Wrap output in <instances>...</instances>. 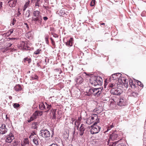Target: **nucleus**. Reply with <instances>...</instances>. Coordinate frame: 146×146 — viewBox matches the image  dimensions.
I'll return each mask as SVG.
<instances>
[{"label": "nucleus", "instance_id": "64", "mask_svg": "<svg viewBox=\"0 0 146 146\" xmlns=\"http://www.w3.org/2000/svg\"><path fill=\"white\" fill-rule=\"evenodd\" d=\"M11 125V123H10V125Z\"/></svg>", "mask_w": 146, "mask_h": 146}, {"label": "nucleus", "instance_id": "19", "mask_svg": "<svg viewBox=\"0 0 146 146\" xmlns=\"http://www.w3.org/2000/svg\"><path fill=\"white\" fill-rule=\"evenodd\" d=\"M73 39L72 38H70L69 40H68L66 43V45L68 46H71L72 45L73 41Z\"/></svg>", "mask_w": 146, "mask_h": 146}, {"label": "nucleus", "instance_id": "57", "mask_svg": "<svg viewBox=\"0 0 146 146\" xmlns=\"http://www.w3.org/2000/svg\"><path fill=\"white\" fill-rule=\"evenodd\" d=\"M11 39V40H15L16 39L15 38H10Z\"/></svg>", "mask_w": 146, "mask_h": 146}, {"label": "nucleus", "instance_id": "32", "mask_svg": "<svg viewBox=\"0 0 146 146\" xmlns=\"http://www.w3.org/2000/svg\"><path fill=\"white\" fill-rule=\"evenodd\" d=\"M36 119L35 117H34V116H33V115L30 117V119H29L28 121V122L30 123L31 121L34 120V119Z\"/></svg>", "mask_w": 146, "mask_h": 146}, {"label": "nucleus", "instance_id": "49", "mask_svg": "<svg viewBox=\"0 0 146 146\" xmlns=\"http://www.w3.org/2000/svg\"><path fill=\"white\" fill-rule=\"evenodd\" d=\"M136 94L135 93L133 92H132L131 93V94H130V96H135L136 95Z\"/></svg>", "mask_w": 146, "mask_h": 146}, {"label": "nucleus", "instance_id": "30", "mask_svg": "<svg viewBox=\"0 0 146 146\" xmlns=\"http://www.w3.org/2000/svg\"><path fill=\"white\" fill-rule=\"evenodd\" d=\"M30 15V11L28 10H27L25 14V16L27 17H29Z\"/></svg>", "mask_w": 146, "mask_h": 146}, {"label": "nucleus", "instance_id": "37", "mask_svg": "<svg viewBox=\"0 0 146 146\" xmlns=\"http://www.w3.org/2000/svg\"><path fill=\"white\" fill-rule=\"evenodd\" d=\"M48 36H46L45 38L46 42L47 44H48L49 42L48 41Z\"/></svg>", "mask_w": 146, "mask_h": 146}, {"label": "nucleus", "instance_id": "43", "mask_svg": "<svg viewBox=\"0 0 146 146\" xmlns=\"http://www.w3.org/2000/svg\"><path fill=\"white\" fill-rule=\"evenodd\" d=\"M72 123H73L74 121V124L75 125L77 126L76 123H77V121L73 118H72Z\"/></svg>", "mask_w": 146, "mask_h": 146}, {"label": "nucleus", "instance_id": "55", "mask_svg": "<svg viewBox=\"0 0 146 146\" xmlns=\"http://www.w3.org/2000/svg\"><path fill=\"white\" fill-rule=\"evenodd\" d=\"M12 44L11 43H9L8 44V46L9 47L11 46V45H12Z\"/></svg>", "mask_w": 146, "mask_h": 146}, {"label": "nucleus", "instance_id": "10", "mask_svg": "<svg viewBox=\"0 0 146 146\" xmlns=\"http://www.w3.org/2000/svg\"><path fill=\"white\" fill-rule=\"evenodd\" d=\"M85 129L86 128L85 125L83 124H82L79 127V131L78 133L80 136L83 135L84 132L85 130Z\"/></svg>", "mask_w": 146, "mask_h": 146}, {"label": "nucleus", "instance_id": "36", "mask_svg": "<svg viewBox=\"0 0 146 146\" xmlns=\"http://www.w3.org/2000/svg\"><path fill=\"white\" fill-rule=\"evenodd\" d=\"M114 87H115V85L113 83H110L108 86V88H109V89H110V88H113Z\"/></svg>", "mask_w": 146, "mask_h": 146}, {"label": "nucleus", "instance_id": "29", "mask_svg": "<svg viewBox=\"0 0 146 146\" xmlns=\"http://www.w3.org/2000/svg\"><path fill=\"white\" fill-rule=\"evenodd\" d=\"M33 141L34 143L36 145H38V139L37 138H35L33 140Z\"/></svg>", "mask_w": 146, "mask_h": 146}, {"label": "nucleus", "instance_id": "59", "mask_svg": "<svg viewBox=\"0 0 146 146\" xmlns=\"http://www.w3.org/2000/svg\"><path fill=\"white\" fill-rule=\"evenodd\" d=\"M37 66H38V67H39L40 66V65L39 64V63H37Z\"/></svg>", "mask_w": 146, "mask_h": 146}, {"label": "nucleus", "instance_id": "26", "mask_svg": "<svg viewBox=\"0 0 146 146\" xmlns=\"http://www.w3.org/2000/svg\"><path fill=\"white\" fill-rule=\"evenodd\" d=\"M122 79V81H121V82H122L124 84V86L126 88L128 87V85L127 84V80L123 78Z\"/></svg>", "mask_w": 146, "mask_h": 146}, {"label": "nucleus", "instance_id": "1", "mask_svg": "<svg viewBox=\"0 0 146 146\" xmlns=\"http://www.w3.org/2000/svg\"><path fill=\"white\" fill-rule=\"evenodd\" d=\"M90 84L92 86H96L102 85L103 80L99 76L92 77L90 80Z\"/></svg>", "mask_w": 146, "mask_h": 146}, {"label": "nucleus", "instance_id": "52", "mask_svg": "<svg viewBox=\"0 0 146 146\" xmlns=\"http://www.w3.org/2000/svg\"><path fill=\"white\" fill-rule=\"evenodd\" d=\"M36 135L35 132V131H33V132L31 133V135L30 136L29 138H31L32 135Z\"/></svg>", "mask_w": 146, "mask_h": 146}, {"label": "nucleus", "instance_id": "60", "mask_svg": "<svg viewBox=\"0 0 146 146\" xmlns=\"http://www.w3.org/2000/svg\"><path fill=\"white\" fill-rule=\"evenodd\" d=\"M78 127H79L78 126L77 127L78 128Z\"/></svg>", "mask_w": 146, "mask_h": 146}, {"label": "nucleus", "instance_id": "20", "mask_svg": "<svg viewBox=\"0 0 146 146\" xmlns=\"http://www.w3.org/2000/svg\"><path fill=\"white\" fill-rule=\"evenodd\" d=\"M40 11L36 10L33 11V15L35 17L41 16L40 15Z\"/></svg>", "mask_w": 146, "mask_h": 146}, {"label": "nucleus", "instance_id": "17", "mask_svg": "<svg viewBox=\"0 0 146 146\" xmlns=\"http://www.w3.org/2000/svg\"><path fill=\"white\" fill-rule=\"evenodd\" d=\"M75 80L78 84H81L83 81L82 78L80 76H77L75 79Z\"/></svg>", "mask_w": 146, "mask_h": 146}, {"label": "nucleus", "instance_id": "23", "mask_svg": "<svg viewBox=\"0 0 146 146\" xmlns=\"http://www.w3.org/2000/svg\"><path fill=\"white\" fill-rule=\"evenodd\" d=\"M45 107H46L45 109L46 110V112H48L52 107V105L51 104H48L46 102L45 103Z\"/></svg>", "mask_w": 146, "mask_h": 146}, {"label": "nucleus", "instance_id": "34", "mask_svg": "<svg viewBox=\"0 0 146 146\" xmlns=\"http://www.w3.org/2000/svg\"><path fill=\"white\" fill-rule=\"evenodd\" d=\"M30 78L31 80H33L35 79H37L38 78V77L36 75H34L33 76H31Z\"/></svg>", "mask_w": 146, "mask_h": 146}, {"label": "nucleus", "instance_id": "12", "mask_svg": "<svg viewBox=\"0 0 146 146\" xmlns=\"http://www.w3.org/2000/svg\"><path fill=\"white\" fill-rule=\"evenodd\" d=\"M102 89L100 88H96L94 96L96 97L99 96L102 92Z\"/></svg>", "mask_w": 146, "mask_h": 146}, {"label": "nucleus", "instance_id": "25", "mask_svg": "<svg viewBox=\"0 0 146 146\" xmlns=\"http://www.w3.org/2000/svg\"><path fill=\"white\" fill-rule=\"evenodd\" d=\"M23 61L25 63H28V64H30L31 62V59L30 58L28 57L25 58L23 59Z\"/></svg>", "mask_w": 146, "mask_h": 146}, {"label": "nucleus", "instance_id": "16", "mask_svg": "<svg viewBox=\"0 0 146 146\" xmlns=\"http://www.w3.org/2000/svg\"><path fill=\"white\" fill-rule=\"evenodd\" d=\"M25 43L23 41L21 42L20 45H19L18 47L20 49L24 50L26 49Z\"/></svg>", "mask_w": 146, "mask_h": 146}, {"label": "nucleus", "instance_id": "13", "mask_svg": "<svg viewBox=\"0 0 146 146\" xmlns=\"http://www.w3.org/2000/svg\"><path fill=\"white\" fill-rule=\"evenodd\" d=\"M96 88H92L90 89L87 92V95L88 96H90L92 94H93L94 95Z\"/></svg>", "mask_w": 146, "mask_h": 146}, {"label": "nucleus", "instance_id": "11", "mask_svg": "<svg viewBox=\"0 0 146 146\" xmlns=\"http://www.w3.org/2000/svg\"><path fill=\"white\" fill-rule=\"evenodd\" d=\"M17 0H9L8 3L9 7H15L17 3Z\"/></svg>", "mask_w": 146, "mask_h": 146}, {"label": "nucleus", "instance_id": "9", "mask_svg": "<svg viewBox=\"0 0 146 146\" xmlns=\"http://www.w3.org/2000/svg\"><path fill=\"white\" fill-rule=\"evenodd\" d=\"M7 129L6 127L5 124H2L0 127V134H4L7 132Z\"/></svg>", "mask_w": 146, "mask_h": 146}, {"label": "nucleus", "instance_id": "46", "mask_svg": "<svg viewBox=\"0 0 146 146\" xmlns=\"http://www.w3.org/2000/svg\"><path fill=\"white\" fill-rule=\"evenodd\" d=\"M113 127L114 125H113V123L112 125H110V127H108L107 129V131L111 129Z\"/></svg>", "mask_w": 146, "mask_h": 146}, {"label": "nucleus", "instance_id": "28", "mask_svg": "<svg viewBox=\"0 0 146 146\" xmlns=\"http://www.w3.org/2000/svg\"><path fill=\"white\" fill-rule=\"evenodd\" d=\"M37 123L36 122H34L32 124V127L33 129H36L37 127Z\"/></svg>", "mask_w": 146, "mask_h": 146}, {"label": "nucleus", "instance_id": "48", "mask_svg": "<svg viewBox=\"0 0 146 146\" xmlns=\"http://www.w3.org/2000/svg\"><path fill=\"white\" fill-rule=\"evenodd\" d=\"M50 39L51 40V42H52V45L53 46H55V42H54V40H53V39L52 38H50Z\"/></svg>", "mask_w": 146, "mask_h": 146}, {"label": "nucleus", "instance_id": "4", "mask_svg": "<svg viewBox=\"0 0 146 146\" xmlns=\"http://www.w3.org/2000/svg\"><path fill=\"white\" fill-rule=\"evenodd\" d=\"M98 119V116L97 114H94L92 115L91 117L87 119L86 123L90 125L95 120L97 121Z\"/></svg>", "mask_w": 146, "mask_h": 146}, {"label": "nucleus", "instance_id": "27", "mask_svg": "<svg viewBox=\"0 0 146 146\" xmlns=\"http://www.w3.org/2000/svg\"><path fill=\"white\" fill-rule=\"evenodd\" d=\"M30 3V1H28L25 3L24 5V7L23 8V10H25L26 9L27 7L29 5Z\"/></svg>", "mask_w": 146, "mask_h": 146}, {"label": "nucleus", "instance_id": "31", "mask_svg": "<svg viewBox=\"0 0 146 146\" xmlns=\"http://www.w3.org/2000/svg\"><path fill=\"white\" fill-rule=\"evenodd\" d=\"M56 110L54 109L53 110V112L52 113L53 114V119H55L56 118Z\"/></svg>", "mask_w": 146, "mask_h": 146}, {"label": "nucleus", "instance_id": "62", "mask_svg": "<svg viewBox=\"0 0 146 146\" xmlns=\"http://www.w3.org/2000/svg\"><path fill=\"white\" fill-rule=\"evenodd\" d=\"M6 117H7V115H6ZM7 118V117H6Z\"/></svg>", "mask_w": 146, "mask_h": 146}, {"label": "nucleus", "instance_id": "56", "mask_svg": "<svg viewBox=\"0 0 146 146\" xmlns=\"http://www.w3.org/2000/svg\"><path fill=\"white\" fill-rule=\"evenodd\" d=\"M75 129H74V131H73V134H75Z\"/></svg>", "mask_w": 146, "mask_h": 146}, {"label": "nucleus", "instance_id": "33", "mask_svg": "<svg viewBox=\"0 0 146 146\" xmlns=\"http://www.w3.org/2000/svg\"><path fill=\"white\" fill-rule=\"evenodd\" d=\"M33 115L34 116V117L36 119L37 117V116H38V111H36L33 114Z\"/></svg>", "mask_w": 146, "mask_h": 146}, {"label": "nucleus", "instance_id": "53", "mask_svg": "<svg viewBox=\"0 0 146 146\" xmlns=\"http://www.w3.org/2000/svg\"><path fill=\"white\" fill-rule=\"evenodd\" d=\"M24 24L26 26V27L28 29L29 28V25H28L27 24V23H24Z\"/></svg>", "mask_w": 146, "mask_h": 146}, {"label": "nucleus", "instance_id": "3", "mask_svg": "<svg viewBox=\"0 0 146 146\" xmlns=\"http://www.w3.org/2000/svg\"><path fill=\"white\" fill-rule=\"evenodd\" d=\"M121 76V74L119 73H117L112 74L110 77V80H115L117 81H118L119 83H121V81H122L121 78H120Z\"/></svg>", "mask_w": 146, "mask_h": 146}, {"label": "nucleus", "instance_id": "50", "mask_svg": "<svg viewBox=\"0 0 146 146\" xmlns=\"http://www.w3.org/2000/svg\"><path fill=\"white\" fill-rule=\"evenodd\" d=\"M13 29H10L8 33H9V35H11L13 33Z\"/></svg>", "mask_w": 146, "mask_h": 146}, {"label": "nucleus", "instance_id": "42", "mask_svg": "<svg viewBox=\"0 0 146 146\" xmlns=\"http://www.w3.org/2000/svg\"><path fill=\"white\" fill-rule=\"evenodd\" d=\"M20 106V105L18 104L17 103H15L13 105V106L14 108H17L18 107H19Z\"/></svg>", "mask_w": 146, "mask_h": 146}, {"label": "nucleus", "instance_id": "2", "mask_svg": "<svg viewBox=\"0 0 146 146\" xmlns=\"http://www.w3.org/2000/svg\"><path fill=\"white\" fill-rule=\"evenodd\" d=\"M100 122L99 119H98L97 121L95 122L93 125L91 126L92 128L90 130L91 133L92 134H96L98 133L101 129V127L96 125L97 123Z\"/></svg>", "mask_w": 146, "mask_h": 146}, {"label": "nucleus", "instance_id": "41", "mask_svg": "<svg viewBox=\"0 0 146 146\" xmlns=\"http://www.w3.org/2000/svg\"><path fill=\"white\" fill-rule=\"evenodd\" d=\"M137 82L138 85L140 87H141L143 86V84H142L141 83L140 81L137 80Z\"/></svg>", "mask_w": 146, "mask_h": 146}, {"label": "nucleus", "instance_id": "45", "mask_svg": "<svg viewBox=\"0 0 146 146\" xmlns=\"http://www.w3.org/2000/svg\"><path fill=\"white\" fill-rule=\"evenodd\" d=\"M55 70L57 71H58L59 72V74H60L61 72H62V71L61 70V69L60 68H58L56 69Z\"/></svg>", "mask_w": 146, "mask_h": 146}, {"label": "nucleus", "instance_id": "5", "mask_svg": "<svg viewBox=\"0 0 146 146\" xmlns=\"http://www.w3.org/2000/svg\"><path fill=\"white\" fill-rule=\"evenodd\" d=\"M39 135L44 138H48L50 137V132L46 129H41L39 133Z\"/></svg>", "mask_w": 146, "mask_h": 146}, {"label": "nucleus", "instance_id": "44", "mask_svg": "<svg viewBox=\"0 0 146 146\" xmlns=\"http://www.w3.org/2000/svg\"><path fill=\"white\" fill-rule=\"evenodd\" d=\"M52 35H53V36L56 38V40H57L56 38H58V36L56 34L54 33H52Z\"/></svg>", "mask_w": 146, "mask_h": 146}, {"label": "nucleus", "instance_id": "47", "mask_svg": "<svg viewBox=\"0 0 146 146\" xmlns=\"http://www.w3.org/2000/svg\"><path fill=\"white\" fill-rule=\"evenodd\" d=\"M16 20L15 19H13V20L12 22V23L11 24V26L14 25H15V23L16 22Z\"/></svg>", "mask_w": 146, "mask_h": 146}, {"label": "nucleus", "instance_id": "35", "mask_svg": "<svg viewBox=\"0 0 146 146\" xmlns=\"http://www.w3.org/2000/svg\"><path fill=\"white\" fill-rule=\"evenodd\" d=\"M41 49H38L34 52V54H38L40 53V52L41 51Z\"/></svg>", "mask_w": 146, "mask_h": 146}, {"label": "nucleus", "instance_id": "38", "mask_svg": "<svg viewBox=\"0 0 146 146\" xmlns=\"http://www.w3.org/2000/svg\"><path fill=\"white\" fill-rule=\"evenodd\" d=\"M129 84L131 87H132L133 86L135 87V85L133 84V82L131 80H129Z\"/></svg>", "mask_w": 146, "mask_h": 146}, {"label": "nucleus", "instance_id": "15", "mask_svg": "<svg viewBox=\"0 0 146 146\" xmlns=\"http://www.w3.org/2000/svg\"><path fill=\"white\" fill-rule=\"evenodd\" d=\"M29 139L28 138H25L22 142L21 145V146H25L26 145H29Z\"/></svg>", "mask_w": 146, "mask_h": 146}, {"label": "nucleus", "instance_id": "63", "mask_svg": "<svg viewBox=\"0 0 146 146\" xmlns=\"http://www.w3.org/2000/svg\"><path fill=\"white\" fill-rule=\"evenodd\" d=\"M77 123H78V122H77Z\"/></svg>", "mask_w": 146, "mask_h": 146}, {"label": "nucleus", "instance_id": "14", "mask_svg": "<svg viewBox=\"0 0 146 146\" xmlns=\"http://www.w3.org/2000/svg\"><path fill=\"white\" fill-rule=\"evenodd\" d=\"M119 135L115 132H114L112 133L110 136V138L112 140H114L117 139L119 137Z\"/></svg>", "mask_w": 146, "mask_h": 146}, {"label": "nucleus", "instance_id": "58", "mask_svg": "<svg viewBox=\"0 0 146 146\" xmlns=\"http://www.w3.org/2000/svg\"><path fill=\"white\" fill-rule=\"evenodd\" d=\"M100 24L101 25H105V24L104 23H101Z\"/></svg>", "mask_w": 146, "mask_h": 146}, {"label": "nucleus", "instance_id": "39", "mask_svg": "<svg viewBox=\"0 0 146 146\" xmlns=\"http://www.w3.org/2000/svg\"><path fill=\"white\" fill-rule=\"evenodd\" d=\"M95 0H92V1L90 3V5L91 6H94L95 5Z\"/></svg>", "mask_w": 146, "mask_h": 146}, {"label": "nucleus", "instance_id": "7", "mask_svg": "<svg viewBox=\"0 0 146 146\" xmlns=\"http://www.w3.org/2000/svg\"><path fill=\"white\" fill-rule=\"evenodd\" d=\"M110 92L111 94L115 95L121 94L122 92V91L121 89L117 88H112Z\"/></svg>", "mask_w": 146, "mask_h": 146}, {"label": "nucleus", "instance_id": "21", "mask_svg": "<svg viewBox=\"0 0 146 146\" xmlns=\"http://www.w3.org/2000/svg\"><path fill=\"white\" fill-rule=\"evenodd\" d=\"M42 3V0H34V3L36 7H39L40 5Z\"/></svg>", "mask_w": 146, "mask_h": 146}, {"label": "nucleus", "instance_id": "8", "mask_svg": "<svg viewBox=\"0 0 146 146\" xmlns=\"http://www.w3.org/2000/svg\"><path fill=\"white\" fill-rule=\"evenodd\" d=\"M42 20L41 16L35 17H33L32 18V21H34L35 23L37 25H41Z\"/></svg>", "mask_w": 146, "mask_h": 146}, {"label": "nucleus", "instance_id": "54", "mask_svg": "<svg viewBox=\"0 0 146 146\" xmlns=\"http://www.w3.org/2000/svg\"><path fill=\"white\" fill-rule=\"evenodd\" d=\"M43 19L44 20L46 21L48 19V17H43Z\"/></svg>", "mask_w": 146, "mask_h": 146}, {"label": "nucleus", "instance_id": "61", "mask_svg": "<svg viewBox=\"0 0 146 146\" xmlns=\"http://www.w3.org/2000/svg\"><path fill=\"white\" fill-rule=\"evenodd\" d=\"M31 0V2H33V0Z\"/></svg>", "mask_w": 146, "mask_h": 146}, {"label": "nucleus", "instance_id": "18", "mask_svg": "<svg viewBox=\"0 0 146 146\" xmlns=\"http://www.w3.org/2000/svg\"><path fill=\"white\" fill-rule=\"evenodd\" d=\"M117 104L119 106H124L125 104V100L122 98H120L119 101L117 103Z\"/></svg>", "mask_w": 146, "mask_h": 146}, {"label": "nucleus", "instance_id": "24", "mask_svg": "<svg viewBox=\"0 0 146 146\" xmlns=\"http://www.w3.org/2000/svg\"><path fill=\"white\" fill-rule=\"evenodd\" d=\"M14 88L15 90L17 91H20L22 89L21 86L19 84L16 85L15 86Z\"/></svg>", "mask_w": 146, "mask_h": 146}, {"label": "nucleus", "instance_id": "40", "mask_svg": "<svg viewBox=\"0 0 146 146\" xmlns=\"http://www.w3.org/2000/svg\"><path fill=\"white\" fill-rule=\"evenodd\" d=\"M119 141H117L115 142V143H115H115H113V142L111 143H110L109 146H115V145H116V142H118Z\"/></svg>", "mask_w": 146, "mask_h": 146}, {"label": "nucleus", "instance_id": "51", "mask_svg": "<svg viewBox=\"0 0 146 146\" xmlns=\"http://www.w3.org/2000/svg\"><path fill=\"white\" fill-rule=\"evenodd\" d=\"M38 115H39L40 116H41L42 114V111H38Z\"/></svg>", "mask_w": 146, "mask_h": 146}, {"label": "nucleus", "instance_id": "6", "mask_svg": "<svg viewBox=\"0 0 146 146\" xmlns=\"http://www.w3.org/2000/svg\"><path fill=\"white\" fill-rule=\"evenodd\" d=\"M14 139V137L13 133H10L5 136V141L6 143H10Z\"/></svg>", "mask_w": 146, "mask_h": 146}, {"label": "nucleus", "instance_id": "22", "mask_svg": "<svg viewBox=\"0 0 146 146\" xmlns=\"http://www.w3.org/2000/svg\"><path fill=\"white\" fill-rule=\"evenodd\" d=\"M39 108L40 110H44L45 109V104L43 102L40 103L39 104Z\"/></svg>", "mask_w": 146, "mask_h": 146}]
</instances>
